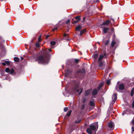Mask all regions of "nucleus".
<instances>
[{
	"label": "nucleus",
	"instance_id": "obj_20",
	"mask_svg": "<svg viewBox=\"0 0 134 134\" xmlns=\"http://www.w3.org/2000/svg\"><path fill=\"white\" fill-rule=\"evenodd\" d=\"M14 61L16 62H18L19 61V59L18 57H15L14 58Z\"/></svg>",
	"mask_w": 134,
	"mask_h": 134
},
{
	"label": "nucleus",
	"instance_id": "obj_26",
	"mask_svg": "<svg viewBox=\"0 0 134 134\" xmlns=\"http://www.w3.org/2000/svg\"><path fill=\"white\" fill-rule=\"evenodd\" d=\"M134 93V88H133L132 89V90L131 91V97H132L133 96Z\"/></svg>",
	"mask_w": 134,
	"mask_h": 134
},
{
	"label": "nucleus",
	"instance_id": "obj_23",
	"mask_svg": "<svg viewBox=\"0 0 134 134\" xmlns=\"http://www.w3.org/2000/svg\"><path fill=\"white\" fill-rule=\"evenodd\" d=\"M35 46L37 48H39L40 47V44L38 43L37 41L36 42V43L35 44Z\"/></svg>",
	"mask_w": 134,
	"mask_h": 134
},
{
	"label": "nucleus",
	"instance_id": "obj_40",
	"mask_svg": "<svg viewBox=\"0 0 134 134\" xmlns=\"http://www.w3.org/2000/svg\"><path fill=\"white\" fill-rule=\"evenodd\" d=\"M70 35L69 34H66V33L64 34L63 35V36L64 37H68Z\"/></svg>",
	"mask_w": 134,
	"mask_h": 134
},
{
	"label": "nucleus",
	"instance_id": "obj_32",
	"mask_svg": "<svg viewBox=\"0 0 134 134\" xmlns=\"http://www.w3.org/2000/svg\"><path fill=\"white\" fill-rule=\"evenodd\" d=\"M14 70L13 69H12L10 70V74H12L14 72Z\"/></svg>",
	"mask_w": 134,
	"mask_h": 134
},
{
	"label": "nucleus",
	"instance_id": "obj_47",
	"mask_svg": "<svg viewBox=\"0 0 134 134\" xmlns=\"http://www.w3.org/2000/svg\"><path fill=\"white\" fill-rule=\"evenodd\" d=\"M132 107L133 108H134V100L133 101L132 103Z\"/></svg>",
	"mask_w": 134,
	"mask_h": 134
},
{
	"label": "nucleus",
	"instance_id": "obj_42",
	"mask_svg": "<svg viewBox=\"0 0 134 134\" xmlns=\"http://www.w3.org/2000/svg\"><path fill=\"white\" fill-rule=\"evenodd\" d=\"M38 41L39 42H40L41 41V36H39L38 40Z\"/></svg>",
	"mask_w": 134,
	"mask_h": 134
},
{
	"label": "nucleus",
	"instance_id": "obj_2",
	"mask_svg": "<svg viewBox=\"0 0 134 134\" xmlns=\"http://www.w3.org/2000/svg\"><path fill=\"white\" fill-rule=\"evenodd\" d=\"M94 125H90V128H87L86 130V132L89 134H92V130L94 131H96L98 129V125L97 123H95Z\"/></svg>",
	"mask_w": 134,
	"mask_h": 134
},
{
	"label": "nucleus",
	"instance_id": "obj_14",
	"mask_svg": "<svg viewBox=\"0 0 134 134\" xmlns=\"http://www.w3.org/2000/svg\"><path fill=\"white\" fill-rule=\"evenodd\" d=\"M71 73V71L69 70L68 69L65 71V76L67 77Z\"/></svg>",
	"mask_w": 134,
	"mask_h": 134
},
{
	"label": "nucleus",
	"instance_id": "obj_9",
	"mask_svg": "<svg viewBox=\"0 0 134 134\" xmlns=\"http://www.w3.org/2000/svg\"><path fill=\"white\" fill-rule=\"evenodd\" d=\"M114 123L112 121H111L109 123L108 125V126L109 128L113 129L114 127Z\"/></svg>",
	"mask_w": 134,
	"mask_h": 134
},
{
	"label": "nucleus",
	"instance_id": "obj_39",
	"mask_svg": "<svg viewBox=\"0 0 134 134\" xmlns=\"http://www.w3.org/2000/svg\"><path fill=\"white\" fill-rule=\"evenodd\" d=\"M80 89V91L79 93V94H78L79 95H80L82 93V91H83V88H81Z\"/></svg>",
	"mask_w": 134,
	"mask_h": 134
},
{
	"label": "nucleus",
	"instance_id": "obj_56",
	"mask_svg": "<svg viewBox=\"0 0 134 134\" xmlns=\"http://www.w3.org/2000/svg\"><path fill=\"white\" fill-rule=\"evenodd\" d=\"M98 0H97V1H96L97 2H98Z\"/></svg>",
	"mask_w": 134,
	"mask_h": 134
},
{
	"label": "nucleus",
	"instance_id": "obj_58",
	"mask_svg": "<svg viewBox=\"0 0 134 134\" xmlns=\"http://www.w3.org/2000/svg\"><path fill=\"white\" fill-rule=\"evenodd\" d=\"M113 113H114V112H113Z\"/></svg>",
	"mask_w": 134,
	"mask_h": 134
},
{
	"label": "nucleus",
	"instance_id": "obj_7",
	"mask_svg": "<svg viewBox=\"0 0 134 134\" xmlns=\"http://www.w3.org/2000/svg\"><path fill=\"white\" fill-rule=\"evenodd\" d=\"M74 125L73 124H70L69 127V130L70 131V133H71L74 130Z\"/></svg>",
	"mask_w": 134,
	"mask_h": 134
},
{
	"label": "nucleus",
	"instance_id": "obj_11",
	"mask_svg": "<svg viewBox=\"0 0 134 134\" xmlns=\"http://www.w3.org/2000/svg\"><path fill=\"white\" fill-rule=\"evenodd\" d=\"M34 40H32L30 43V49H31L32 47H34V46L35 43L33 42Z\"/></svg>",
	"mask_w": 134,
	"mask_h": 134
},
{
	"label": "nucleus",
	"instance_id": "obj_53",
	"mask_svg": "<svg viewBox=\"0 0 134 134\" xmlns=\"http://www.w3.org/2000/svg\"><path fill=\"white\" fill-rule=\"evenodd\" d=\"M85 18H85V17H83V21H85L84 20H85Z\"/></svg>",
	"mask_w": 134,
	"mask_h": 134
},
{
	"label": "nucleus",
	"instance_id": "obj_44",
	"mask_svg": "<svg viewBox=\"0 0 134 134\" xmlns=\"http://www.w3.org/2000/svg\"><path fill=\"white\" fill-rule=\"evenodd\" d=\"M57 29H58V27H56L54 28L53 29H52V31H54L55 30H57Z\"/></svg>",
	"mask_w": 134,
	"mask_h": 134
},
{
	"label": "nucleus",
	"instance_id": "obj_54",
	"mask_svg": "<svg viewBox=\"0 0 134 134\" xmlns=\"http://www.w3.org/2000/svg\"><path fill=\"white\" fill-rule=\"evenodd\" d=\"M48 51L49 52H51V49H48Z\"/></svg>",
	"mask_w": 134,
	"mask_h": 134
},
{
	"label": "nucleus",
	"instance_id": "obj_25",
	"mask_svg": "<svg viewBox=\"0 0 134 134\" xmlns=\"http://www.w3.org/2000/svg\"><path fill=\"white\" fill-rule=\"evenodd\" d=\"M116 43V42L115 41H112L111 43V47H114L115 44Z\"/></svg>",
	"mask_w": 134,
	"mask_h": 134
},
{
	"label": "nucleus",
	"instance_id": "obj_13",
	"mask_svg": "<svg viewBox=\"0 0 134 134\" xmlns=\"http://www.w3.org/2000/svg\"><path fill=\"white\" fill-rule=\"evenodd\" d=\"M6 64L8 65H9L10 64V63L8 61H5L4 62L2 63V65L4 66H5Z\"/></svg>",
	"mask_w": 134,
	"mask_h": 134
},
{
	"label": "nucleus",
	"instance_id": "obj_6",
	"mask_svg": "<svg viewBox=\"0 0 134 134\" xmlns=\"http://www.w3.org/2000/svg\"><path fill=\"white\" fill-rule=\"evenodd\" d=\"M98 61V66L100 69H104L103 65V63L101 61Z\"/></svg>",
	"mask_w": 134,
	"mask_h": 134
},
{
	"label": "nucleus",
	"instance_id": "obj_17",
	"mask_svg": "<svg viewBox=\"0 0 134 134\" xmlns=\"http://www.w3.org/2000/svg\"><path fill=\"white\" fill-rule=\"evenodd\" d=\"M86 29H84L82 30L80 32V36H81L86 31Z\"/></svg>",
	"mask_w": 134,
	"mask_h": 134
},
{
	"label": "nucleus",
	"instance_id": "obj_57",
	"mask_svg": "<svg viewBox=\"0 0 134 134\" xmlns=\"http://www.w3.org/2000/svg\"><path fill=\"white\" fill-rule=\"evenodd\" d=\"M97 43H99V42H97Z\"/></svg>",
	"mask_w": 134,
	"mask_h": 134
},
{
	"label": "nucleus",
	"instance_id": "obj_22",
	"mask_svg": "<svg viewBox=\"0 0 134 134\" xmlns=\"http://www.w3.org/2000/svg\"><path fill=\"white\" fill-rule=\"evenodd\" d=\"M117 94L116 93H115L114 94V98L113 100L114 102H115L117 99Z\"/></svg>",
	"mask_w": 134,
	"mask_h": 134
},
{
	"label": "nucleus",
	"instance_id": "obj_15",
	"mask_svg": "<svg viewBox=\"0 0 134 134\" xmlns=\"http://www.w3.org/2000/svg\"><path fill=\"white\" fill-rule=\"evenodd\" d=\"M81 29L82 28L81 26L80 25H78L76 27L75 30L77 31H80Z\"/></svg>",
	"mask_w": 134,
	"mask_h": 134
},
{
	"label": "nucleus",
	"instance_id": "obj_45",
	"mask_svg": "<svg viewBox=\"0 0 134 134\" xmlns=\"http://www.w3.org/2000/svg\"><path fill=\"white\" fill-rule=\"evenodd\" d=\"M132 130V132H134V127L133 126H132L131 127Z\"/></svg>",
	"mask_w": 134,
	"mask_h": 134
},
{
	"label": "nucleus",
	"instance_id": "obj_19",
	"mask_svg": "<svg viewBox=\"0 0 134 134\" xmlns=\"http://www.w3.org/2000/svg\"><path fill=\"white\" fill-rule=\"evenodd\" d=\"M79 85L78 83H76L74 86V90L75 91L79 87Z\"/></svg>",
	"mask_w": 134,
	"mask_h": 134
},
{
	"label": "nucleus",
	"instance_id": "obj_46",
	"mask_svg": "<svg viewBox=\"0 0 134 134\" xmlns=\"http://www.w3.org/2000/svg\"><path fill=\"white\" fill-rule=\"evenodd\" d=\"M74 18L72 19H71V22L72 23V24H74Z\"/></svg>",
	"mask_w": 134,
	"mask_h": 134
},
{
	"label": "nucleus",
	"instance_id": "obj_4",
	"mask_svg": "<svg viewBox=\"0 0 134 134\" xmlns=\"http://www.w3.org/2000/svg\"><path fill=\"white\" fill-rule=\"evenodd\" d=\"M108 56V55L105 53H104L103 55H100L98 59V61H101L103 58H106Z\"/></svg>",
	"mask_w": 134,
	"mask_h": 134
},
{
	"label": "nucleus",
	"instance_id": "obj_8",
	"mask_svg": "<svg viewBox=\"0 0 134 134\" xmlns=\"http://www.w3.org/2000/svg\"><path fill=\"white\" fill-rule=\"evenodd\" d=\"M86 72V70L84 68H83L82 69H79L77 71L76 74H77L79 73L83 74Z\"/></svg>",
	"mask_w": 134,
	"mask_h": 134
},
{
	"label": "nucleus",
	"instance_id": "obj_55",
	"mask_svg": "<svg viewBox=\"0 0 134 134\" xmlns=\"http://www.w3.org/2000/svg\"><path fill=\"white\" fill-rule=\"evenodd\" d=\"M111 19L112 20V21H114V20L113 19Z\"/></svg>",
	"mask_w": 134,
	"mask_h": 134
},
{
	"label": "nucleus",
	"instance_id": "obj_27",
	"mask_svg": "<svg viewBox=\"0 0 134 134\" xmlns=\"http://www.w3.org/2000/svg\"><path fill=\"white\" fill-rule=\"evenodd\" d=\"M103 84L102 83L100 84L98 87L97 89L99 90H100L101 87L103 86Z\"/></svg>",
	"mask_w": 134,
	"mask_h": 134
},
{
	"label": "nucleus",
	"instance_id": "obj_31",
	"mask_svg": "<svg viewBox=\"0 0 134 134\" xmlns=\"http://www.w3.org/2000/svg\"><path fill=\"white\" fill-rule=\"evenodd\" d=\"M5 71L7 72H10V69L8 68H7L5 69Z\"/></svg>",
	"mask_w": 134,
	"mask_h": 134
},
{
	"label": "nucleus",
	"instance_id": "obj_51",
	"mask_svg": "<svg viewBox=\"0 0 134 134\" xmlns=\"http://www.w3.org/2000/svg\"><path fill=\"white\" fill-rule=\"evenodd\" d=\"M132 124L133 125H134V119L132 120Z\"/></svg>",
	"mask_w": 134,
	"mask_h": 134
},
{
	"label": "nucleus",
	"instance_id": "obj_3",
	"mask_svg": "<svg viewBox=\"0 0 134 134\" xmlns=\"http://www.w3.org/2000/svg\"><path fill=\"white\" fill-rule=\"evenodd\" d=\"M111 22V21L109 20H106L105 21L103 22L102 24L100 25V27H103L102 26H108L110 23Z\"/></svg>",
	"mask_w": 134,
	"mask_h": 134
},
{
	"label": "nucleus",
	"instance_id": "obj_30",
	"mask_svg": "<svg viewBox=\"0 0 134 134\" xmlns=\"http://www.w3.org/2000/svg\"><path fill=\"white\" fill-rule=\"evenodd\" d=\"M85 104H82L80 107V109L81 110H83L85 108Z\"/></svg>",
	"mask_w": 134,
	"mask_h": 134
},
{
	"label": "nucleus",
	"instance_id": "obj_49",
	"mask_svg": "<svg viewBox=\"0 0 134 134\" xmlns=\"http://www.w3.org/2000/svg\"><path fill=\"white\" fill-rule=\"evenodd\" d=\"M73 68H72V69H74V68H75L76 67H75V64H74L73 65Z\"/></svg>",
	"mask_w": 134,
	"mask_h": 134
},
{
	"label": "nucleus",
	"instance_id": "obj_52",
	"mask_svg": "<svg viewBox=\"0 0 134 134\" xmlns=\"http://www.w3.org/2000/svg\"><path fill=\"white\" fill-rule=\"evenodd\" d=\"M20 59H21V60H22L24 58L22 57H20Z\"/></svg>",
	"mask_w": 134,
	"mask_h": 134
},
{
	"label": "nucleus",
	"instance_id": "obj_38",
	"mask_svg": "<svg viewBox=\"0 0 134 134\" xmlns=\"http://www.w3.org/2000/svg\"><path fill=\"white\" fill-rule=\"evenodd\" d=\"M110 80H109L107 81L106 82V83L108 85H109L110 84Z\"/></svg>",
	"mask_w": 134,
	"mask_h": 134
},
{
	"label": "nucleus",
	"instance_id": "obj_41",
	"mask_svg": "<svg viewBox=\"0 0 134 134\" xmlns=\"http://www.w3.org/2000/svg\"><path fill=\"white\" fill-rule=\"evenodd\" d=\"M68 110V107H66L64 108V111L66 112L67 111V110Z\"/></svg>",
	"mask_w": 134,
	"mask_h": 134
},
{
	"label": "nucleus",
	"instance_id": "obj_28",
	"mask_svg": "<svg viewBox=\"0 0 134 134\" xmlns=\"http://www.w3.org/2000/svg\"><path fill=\"white\" fill-rule=\"evenodd\" d=\"M86 101V98L84 97L81 100L82 102L83 103H85Z\"/></svg>",
	"mask_w": 134,
	"mask_h": 134
},
{
	"label": "nucleus",
	"instance_id": "obj_10",
	"mask_svg": "<svg viewBox=\"0 0 134 134\" xmlns=\"http://www.w3.org/2000/svg\"><path fill=\"white\" fill-rule=\"evenodd\" d=\"M92 91L91 89H90L86 91L85 93V96H87Z\"/></svg>",
	"mask_w": 134,
	"mask_h": 134
},
{
	"label": "nucleus",
	"instance_id": "obj_1",
	"mask_svg": "<svg viewBox=\"0 0 134 134\" xmlns=\"http://www.w3.org/2000/svg\"><path fill=\"white\" fill-rule=\"evenodd\" d=\"M49 54L48 51H45L43 53V55H40L38 56L36 60L40 64H47L49 61Z\"/></svg>",
	"mask_w": 134,
	"mask_h": 134
},
{
	"label": "nucleus",
	"instance_id": "obj_33",
	"mask_svg": "<svg viewBox=\"0 0 134 134\" xmlns=\"http://www.w3.org/2000/svg\"><path fill=\"white\" fill-rule=\"evenodd\" d=\"M79 62V60L78 59H75V62L76 64L78 63Z\"/></svg>",
	"mask_w": 134,
	"mask_h": 134
},
{
	"label": "nucleus",
	"instance_id": "obj_34",
	"mask_svg": "<svg viewBox=\"0 0 134 134\" xmlns=\"http://www.w3.org/2000/svg\"><path fill=\"white\" fill-rule=\"evenodd\" d=\"M81 20V19H79V20H74V24H76L78 22H79L80 20Z\"/></svg>",
	"mask_w": 134,
	"mask_h": 134
},
{
	"label": "nucleus",
	"instance_id": "obj_24",
	"mask_svg": "<svg viewBox=\"0 0 134 134\" xmlns=\"http://www.w3.org/2000/svg\"><path fill=\"white\" fill-rule=\"evenodd\" d=\"M50 44L52 46H54L56 44V42L54 41H52L50 42Z\"/></svg>",
	"mask_w": 134,
	"mask_h": 134
},
{
	"label": "nucleus",
	"instance_id": "obj_29",
	"mask_svg": "<svg viewBox=\"0 0 134 134\" xmlns=\"http://www.w3.org/2000/svg\"><path fill=\"white\" fill-rule=\"evenodd\" d=\"M72 112L71 110H70L68 112V113H67L66 114V115L68 116H70L71 115V114Z\"/></svg>",
	"mask_w": 134,
	"mask_h": 134
},
{
	"label": "nucleus",
	"instance_id": "obj_50",
	"mask_svg": "<svg viewBox=\"0 0 134 134\" xmlns=\"http://www.w3.org/2000/svg\"><path fill=\"white\" fill-rule=\"evenodd\" d=\"M76 91L77 92H79L80 91V90L79 89H76V90L75 91Z\"/></svg>",
	"mask_w": 134,
	"mask_h": 134
},
{
	"label": "nucleus",
	"instance_id": "obj_18",
	"mask_svg": "<svg viewBox=\"0 0 134 134\" xmlns=\"http://www.w3.org/2000/svg\"><path fill=\"white\" fill-rule=\"evenodd\" d=\"M109 28L106 27H104L103 29V31L104 33H106L108 30H109Z\"/></svg>",
	"mask_w": 134,
	"mask_h": 134
},
{
	"label": "nucleus",
	"instance_id": "obj_48",
	"mask_svg": "<svg viewBox=\"0 0 134 134\" xmlns=\"http://www.w3.org/2000/svg\"><path fill=\"white\" fill-rule=\"evenodd\" d=\"M50 36V35H47L46 36V39H47Z\"/></svg>",
	"mask_w": 134,
	"mask_h": 134
},
{
	"label": "nucleus",
	"instance_id": "obj_5",
	"mask_svg": "<svg viewBox=\"0 0 134 134\" xmlns=\"http://www.w3.org/2000/svg\"><path fill=\"white\" fill-rule=\"evenodd\" d=\"M89 104V105L91 106L90 107V110H92L94 109L95 106V103L94 102L91 100L90 101Z\"/></svg>",
	"mask_w": 134,
	"mask_h": 134
},
{
	"label": "nucleus",
	"instance_id": "obj_12",
	"mask_svg": "<svg viewBox=\"0 0 134 134\" xmlns=\"http://www.w3.org/2000/svg\"><path fill=\"white\" fill-rule=\"evenodd\" d=\"M119 88L120 90H123L125 88L124 85L123 84H121L119 85Z\"/></svg>",
	"mask_w": 134,
	"mask_h": 134
},
{
	"label": "nucleus",
	"instance_id": "obj_16",
	"mask_svg": "<svg viewBox=\"0 0 134 134\" xmlns=\"http://www.w3.org/2000/svg\"><path fill=\"white\" fill-rule=\"evenodd\" d=\"M97 90L95 88L93 91L92 94L93 95L95 96L97 94Z\"/></svg>",
	"mask_w": 134,
	"mask_h": 134
},
{
	"label": "nucleus",
	"instance_id": "obj_43",
	"mask_svg": "<svg viewBox=\"0 0 134 134\" xmlns=\"http://www.w3.org/2000/svg\"><path fill=\"white\" fill-rule=\"evenodd\" d=\"M70 21V19H69L68 20L66 21V24H68L69 23Z\"/></svg>",
	"mask_w": 134,
	"mask_h": 134
},
{
	"label": "nucleus",
	"instance_id": "obj_35",
	"mask_svg": "<svg viewBox=\"0 0 134 134\" xmlns=\"http://www.w3.org/2000/svg\"><path fill=\"white\" fill-rule=\"evenodd\" d=\"M80 16H77L74 17V18L76 20H79V19H80Z\"/></svg>",
	"mask_w": 134,
	"mask_h": 134
},
{
	"label": "nucleus",
	"instance_id": "obj_37",
	"mask_svg": "<svg viewBox=\"0 0 134 134\" xmlns=\"http://www.w3.org/2000/svg\"><path fill=\"white\" fill-rule=\"evenodd\" d=\"M110 41L109 40H107L106 41V42L105 43V45H108Z\"/></svg>",
	"mask_w": 134,
	"mask_h": 134
},
{
	"label": "nucleus",
	"instance_id": "obj_21",
	"mask_svg": "<svg viewBox=\"0 0 134 134\" xmlns=\"http://www.w3.org/2000/svg\"><path fill=\"white\" fill-rule=\"evenodd\" d=\"M81 121V119H79L78 120H76L74 122V123L75 124H77L79 123Z\"/></svg>",
	"mask_w": 134,
	"mask_h": 134
},
{
	"label": "nucleus",
	"instance_id": "obj_36",
	"mask_svg": "<svg viewBox=\"0 0 134 134\" xmlns=\"http://www.w3.org/2000/svg\"><path fill=\"white\" fill-rule=\"evenodd\" d=\"M98 55L97 54H95L94 55V57L95 59H97L98 58Z\"/></svg>",
	"mask_w": 134,
	"mask_h": 134
}]
</instances>
